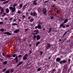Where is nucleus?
Wrapping results in <instances>:
<instances>
[{"label":"nucleus","mask_w":73,"mask_h":73,"mask_svg":"<svg viewBox=\"0 0 73 73\" xmlns=\"http://www.w3.org/2000/svg\"><path fill=\"white\" fill-rule=\"evenodd\" d=\"M13 70H12V69H11V73H12V72H13Z\"/></svg>","instance_id":"obj_48"},{"label":"nucleus","mask_w":73,"mask_h":73,"mask_svg":"<svg viewBox=\"0 0 73 73\" xmlns=\"http://www.w3.org/2000/svg\"><path fill=\"white\" fill-rule=\"evenodd\" d=\"M22 18L23 19H24L25 18V15H24L22 16Z\"/></svg>","instance_id":"obj_38"},{"label":"nucleus","mask_w":73,"mask_h":73,"mask_svg":"<svg viewBox=\"0 0 73 73\" xmlns=\"http://www.w3.org/2000/svg\"><path fill=\"white\" fill-rule=\"evenodd\" d=\"M61 59L60 58H57L56 59V61L57 62H59L61 60Z\"/></svg>","instance_id":"obj_13"},{"label":"nucleus","mask_w":73,"mask_h":73,"mask_svg":"<svg viewBox=\"0 0 73 73\" xmlns=\"http://www.w3.org/2000/svg\"><path fill=\"white\" fill-rule=\"evenodd\" d=\"M51 50H52V51H53L54 50V49L53 48H51Z\"/></svg>","instance_id":"obj_58"},{"label":"nucleus","mask_w":73,"mask_h":73,"mask_svg":"<svg viewBox=\"0 0 73 73\" xmlns=\"http://www.w3.org/2000/svg\"><path fill=\"white\" fill-rule=\"evenodd\" d=\"M14 60H16V64H18V61H19V60L18 59V57L17 56H16L15 58L14 59Z\"/></svg>","instance_id":"obj_8"},{"label":"nucleus","mask_w":73,"mask_h":73,"mask_svg":"<svg viewBox=\"0 0 73 73\" xmlns=\"http://www.w3.org/2000/svg\"><path fill=\"white\" fill-rule=\"evenodd\" d=\"M42 53H43V52L42 51L40 52V54L41 55H42Z\"/></svg>","instance_id":"obj_42"},{"label":"nucleus","mask_w":73,"mask_h":73,"mask_svg":"<svg viewBox=\"0 0 73 73\" xmlns=\"http://www.w3.org/2000/svg\"><path fill=\"white\" fill-rule=\"evenodd\" d=\"M21 13V12L19 10L18 11L17 13L19 14V15H20Z\"/></svg>","instance_id":"obj_31"},{"label":"nucleus","mask_w":73,"mask_h":73,"mask_svg":"<svg viewBox=\"0 0 73 73\" xmlns=\"http://www.w3.org/2000/svg\"><path fill=\"white\" fill-rule=\"evenodd\" d=\"M53 18H54V17H53V16H52L50 18V19H53Z\"/></svg>","instance_id":"obj_57"},{"label":"nucleus","mask_w":73,"mask_h":73,"mask_svg":"<svg viewBox=\"0 0 73 73\" xmlns=\"http://www.w3.org/2000/svg\"><path fill=\"white\" fill-rule=\"evenodd\" d=\"M49 48L48 46H47L45 48V50H48V49H49Z\"/></svg>","instance_id":"obj_32"},{"label":"nucleus","mask_w":73,"mask_h":73,"mask_svg":"<svg viewBox=\"0 0 73 73\" xmlns=\"http://www.w3.org/2000/svg\"><path fill=\"white\" fill-rule=\"evenodd\" d=\"M29 52H30V53H29V55L31 54H32V52L31 50H29Z\"/></svg>","instance_id":"obj_36"},{"label":"nucleus","mask_w":73,"mask_h":73,"mask_svg":"<svg viewBox=\"0 0 73 73\" xmlns=\"http://www.w3.org/2000/svg\"><path fill=\"white\" fill-rule=\"evenodd\" d=\"M16 56H17V55H16V54H13L12 55V56L13 57H16Z\"/></svg>","instance_id":"obj_35"},{"label":"nucleus","mask_w":73,"mask_h":73,"mask_svg":"<svg viewBox=\"0 0 73 73\" xmlns=\"http://www.w3.org/2000/svg\"><path fill=\"white\" fill-rule=\"evenodd\" d=\"M0 31H1L2 32H3L4 31V29L2 28L0 29Z\"/></svg>","instance_id":"obj_29"},{"label":"nucleus","mask_w":73,"mask_h":73,"mask_svg":"<svg viewBox=\"0 0 73 73\" xmlns=\"http://www.w3.org/2000/svg\"><path fill=\"white\" fill-rule=\"evenodd\" d=\"M8 19V18H7V17H5V20H7V19Z\"/></svg>","instance_id":"obj_56"},{"label":"nucleus","mask_w":73,"mask_h":73,"mask_svg":"<svg viewBox=\"0 0 73 73\" xmlns=\"http://www.w3.org/2000/svg\"><path fill=\"white\" fill-rule=\"evenodd\" d=\"M56 73H61L60 71H58Z\"/></svg>","instance_id":"obj_63"},{"label":"nucleus","mask_w":73,"mask_h":73,"mask_svg":"<svg viewBox=\"0 0 73 73\" xmlns=\"http://www.w3.org/2000/svg\"><path fill=\"white\" fill-rule=\"evenodd\" d=\"M11 56V55H10L9 56L7 55V57H12V56Z\"/></svg>","instance_id":"obj_40"},{"label":"nucleus","mask_w":73,"mask_h":73,"mask_svg":"<svg viewBox=\"0 0 73 73\" xmlns=\"http://www.w3.org/2000/svg\"><path fill=\"white\" fill-rule=\"evenodd\" d=\"M28 31V30L27 29H26L25 30V32H26Z\"/></svg>","instance_id":"obj_64"},{"label":"nucleus","mask_w":73,"mask_h":73,"mask_svg":"<svg viewBox=\"0 0 73 73\" xmlns=\"http://www.w3.org/2000/svg\"><path fill=\"white\" fill-rule=\"evenodd\" d=\"M37 26L38 29H42V27H41V25H40L38 24V25Z\"/></svg>","instance_id":"obj_16"},{"label":"nucleus","mask_w":73,"mask_h":73,"mask_svg":"<svg viewBox=\"0 0 73 73\" xmlns=\"http://www.w3.org/2000/svg\"><path fill=\"white\" fill-rule=\"evenodd\" d=\"M17 21V20L16 19H14L13 20V22H14V21Z\"/></svg>","instance_id":"obj_49"},{"label":"nucleus","mask_w":73,"mask_h":73,"mask_svg":"<svg viewBox=\"0 0 73 73\" xmlns=\"http://www.w3.org/2000/svg\"><path fill=\"white\" fill-rule=\"evenodd\" d=\"M7 62H8L7 61H5L3 62V65H6V64H7Z\"/></svg>","instance_id":"obj_19"},{"label":"nucleus","mask_w":73,"mask_h":73,"mask_svg":"<svg viewBox=\"0 0 73 73\" xmlns=\"http://www.w3.org/2000/svg\"><path fill=\"white\" fill-rule=\"evenodd\" d=\"M48 1H49V0L45 1L44 2V4H45V3H47V2H48Z\"/></svg>","instance_id":"obj_43"},{"label":"nucleus","mask_w":73,"mask_h":73,"mask_svg":"<svg viewBox=\"0 0 73 73\" xmlns=\"http://www.w3.org/2000/svg\"><path fill=\"white\" fill-rule=\"evenodd\" d=\"M47 46H48V47H49V48H50V47L51 46V45H50V44L49 43H47Z\"/></svg>","instance_id":"obj_21"},{"label":"nucleus","mask_w":73,"mask_h":73,"mask_svg":"<svg viewBox=\"0 0 73 73\" xmlns=\"http://www.w3.org/2000/svg\"><path fill=\"white\" fill-rule=\"evenodd\" d=\"M55 6V4H54V5H52L51 7H52V8H54V7Z\"/></svg>","instance_id":"obj_37"},{"label":"nucleus","mask_w":73,"mask_h":73,"mask_svg":"<svg viewBox=\"0 0 73 73\" xmlns=\"http://www.w3.org/2000/svg\"><path fill=\"white\" fill-rule=\"evenodd\" d=\"M68 61H69V62H70V61H71V60H70V59H68Z\"/></svg>","instance_id":"obj_53"},{"label":"nucleus","mask_w":73,"mask_h":73,"mask_svg":"<svg viewBox=\"0 0 73 73\" xmlns=\"http://www.w3.org/2000/svg\"><path fill=\"white\" fill-rule=\"evenodd\" d=\"M12 25L14 26V25H17V24L16 23H13L12 24Z\"/></svg>","instance_id":"obj_34"},{"label":"nucleus","mask_w":73,"mask_h":73,"mask_svg":"<svg viewBox=\"0 0 73 73\" xmlns=\"http://www.w3.org/2000/svg\"><path fill=\"white\" fill-rule=\"evenodd\" d=\"M46 9L44 8L42 10V12H44V15H46Z\"/></svg>","instance_id":"obj_9"},{"label":"nucleus","mask_w":73,"mask_h":73,"mask_svg":"<svg viewBox=\"0 0 73 73\" xmlns=\"http://www.w3.org/2000/svg\"><path fill=\"white\" fill-rule=\"evenodd\" d=\"M5 73H10V71L9 70H8L7 71H6Z\"/></svg>","instance_id":"obj_22"},{"label":"nucleus","mask_w":73,"mask_h":73,"mask_svg":"<svg viewBox=\"0 0 73 73\" xmlns=\"http://www.w3.org/2000/svg\"><path fill=\"white\" fill-rule=\"evenodd\" d=\"M5 12L6 13H8L9 12V9L7 8L5 10Z\"/></svg>","instance_id":"obj_17"},{"label":"nucleus","mask_w":73,"mask_h":73,"mask_svg":"<svg viewBox=\"0 0 73 73\" xmlns=\"http://www.w3.org/2000/svg\"><path fill=\"white\" fill-rule=\"evenodd\" d=\"M68 19L67 18L64 19V20L63 22V23H62L60 25V27H62V28L65 29L66 28V27L65 25H64V24H65V23H68Z\"/></svg>","instance_id":"obj_2"},{"label":"nucleus","mask_w":73,"mask_h":73,"mask_svg":"<svg viewBox=\"0 0 73 73\" xmlns=\"http://www.w3.org/2000/svg\"><path fill=\"white\" fill-rule=\"evenodd\" d=\"M33 32L35 33H33V35H38V34L39 33V32H38V30L37 29L34 30Z\"/></svg>","instance_id":"obj_5"},{"label":"nucleus","mask_w":73,"mask_h":73,"mask_svg":"<svg viewBox=\"0 0 73 73\" xmlns=\"http://www.w3.org/2000/svg\"><path fill=\"white\" fill-rule=\"evenodd\" d=\"M40 41H38L37 42V43L36 44V46H38V44H40Z\"/></svg>","instance_id":"obj_26"},{"label":"nucleus","mask_w":73,"mask_h":73,"mask_svg":"<svg viewBox=\"0 0 73 73\" xmlns=\"http://www.w3.org/2000/svg\"><path fill=\"white\" fill-rule=\"evenodd\" d=\"M23 63V61L20 62L17 66V67H18V66H19V65H21Z\"/></svg>","instance_id":"obj_15"},{"label":"nucleus","mask_w":73,"mask_h":73,"mask_svg":"<svg viewBox=\"0 0 73 73\" xmlns=\"http://www.w3.org/2000/svg\"><path fill=\"white\" fill-rule=\"evenodd\" d=\"M67 33V31H66L65 33H64V35H66V34Z\"/></svg>","instance_id":"obj_47"},{"label":"nucleus","mask_w":73,"mask_h":73,"mask_svg":"<svg viewBox=\"0 0 73 73\" xmlns=\"http://www.w3.org/2000/svg\"><path fill=\"white\" fill-rule=\"evenodd\" d=\"M64 69H68V65L67 64H66L64 66Z\"/></svg>","instance_id":"obj_18"},{"label":"nucleus","mask_w":73,"mask_h":73,"mask_svg":"<svg viewBox=\"0 0 73 73\" xmlns=\"http://www.w3.org/2000/svg\"><path fill=\"white\" fill-rule=\"evenodd\" d=\"M23 7V4L21 3V4L19 5V7L20 8H21L22 7Z\"/></svg>","instance_id":"obj_30"},{"label":"nucleus","mask_w":73,"mask_h":73,"mask_svg":"<svg viewBox=\"0 0 73 73\" xmlns=\"http://www.w3.org/2000/svg\"><path fill=\"white\" fill-rule=\"evenodd\" d=\"M30 16H36L37 15V14L36 12H33V13L31 12V14H30Z\"/></svg>","instance_id":"obj_6"},{"label":"nucleus","mask_w":73,"mask_h":73,"mask_svg":"<svg viewBox=\"0 0 73 73\" xmlns=\"http://www.w3.org/2000/svg\"><path fill=\"white\" fill-rule=\"evenodd\" d=\"M7 15V13H4L2 15V17H4L5 16Z\"/></svg>","instance_id":"obj_23"},{"label":"nucleus","mask_w":73,"mask_h":73,"mask_svg":"<svg viewBox=\"0 0 73 73\" xmlns=\"http://www.w3.org/2000/svg\"><path fill=\"white\" fill-rule=\"evenodd\" d=\"M32 46V45L31 44H29V48H31Z\"/></svg>","instance_id":"obj_39"},{"label":"nucleus","mask_w":73,"mask_h":73,"mask_svg":"<svg viewBox=\"0 0 73 73\" xmlns=\"http://www.w3.org/2000/svg\"><path fill=\"white\" fill-rule=\"evenodd\" d=\"M56 13L58 14V10L56 11Z\"/></svg>","instance_id":"obj_62"},{"label":"nucleus","mask_w":73,"mask_h":73,"mask_svg":"<svg viewBox=\"0 0 73 73\" xmlns=\"http://www.w3.org/2000/svg\"><path fill=\"white\" fill-rule=\"evenodd\" d=\"M41 70V68H39L37 69V71L38 72H40Z\"/></svg>","instance_id":"obj_33"},{"label":"nucleus","mask_w":73,"mask_h":73,"mask_svg":"<svg viewBox=\"0 0 73 73\" xmlns=\"http://www.w3.org/2000/svg\"><path fill=\"white\" fill-rule=\"evenodd\" d=\"M49 30V33H50L51 32V30H52V28H49V29H48Z\"/></svg>","instance_id":"obj_27"},{"label":"nucleus","mask_w":73,"mask_h":73,"mask_svg":"<svg viewBox=\"0 0 73 73\" xmlns=\"http://www.w3.org/2000/svg\"><path fill=\"white\" fill-rule=\"evenodd\" d=\"M56 72V70L55 69H53L52 70V73H54V72Z\"/></svg>","instance_id":"obj_25"},{"label":"nucleus","mask_w":73,"mask_h":73,"mask_svg":"<svg viewBox=\"0 0 73 73\" xmlns=\"http://www.w3.org/2000/svg\"><path fill=\"white\" fill-rule=\"evenodd\" d=\"M67 62V60H60L59 62L60 64H65Z\"/></svg>","instance_id":"obj_4"},{"label":"nucleus","mask_w":73,"mask_h":73,"mask_svg":"<svg viewBox=\"0 0 73 73\" xmlns=\"http://www.w3.org/2000/svg\"><path fill=\"white\" fill-rule=\"evenodd\" d=\"M70 42V40H68L66 41V42L67 43H68V42Z\"/></svg>","instance_id":"obj_54"},{"label":"nucleus","mask_w":73,"mask_h":73,"mask_svg":"<svg viewBox=\"0 0 73 73\" xmlns=\"http://www.w3.org/2000/svg\"><path fill=\"white\" fill-rule=\"evenodd\" d=\"M62 17H60L59 19L60 21H64L65 20V18H63L62 19Z\"/></svg>","instance_id":"obj_14"},{"label":"nucleus","mask_w":73,"mask_h":73,"mask_svg":"<svg viewBox=\"0 0 73 73\" xmlns=\"http://www.w3.org/2000/svg\"><path fill=\"white\" fill-rule=\"evenodd\" d=\"M22 57V55H20L18 56V57Z\"/></svg>","instance_id":"obj_46"},{"label":"nucleus","mask_w":73,"mask_h":73,"mask_svg":"<svg viewBox=\"0 0 73 73\" xmlns=\"http://www.w3.org/2000/svg\"><path fill=\"white\" fill-rule=\"evenodd\" d=\"M8 3V1H7L4 2H3V4H7V3Z\"/></svg>","instance_id":"obj_24"},{"label":"nucleus","mask_w":73,"mask_h":73,"mask_svg":"<svg viewBox=\"0 0 73 73\" xmlns=\"http://www.w3.org/2000/svg\"><path fill=\"white\" fill-rule=\"evenodd\" d=\"M4 11V8H3L2 9L1 11Z\"/></svg>","instance_id":"obj_59"},{"label":"nucleus","mask_w":73,"mask_h":73,"mask_svg":"<svg viewBox=\"0 0 73 73\" xmlns=\"http://www.w3.org/2000/svg\"><path fill=\"white\" fill-rule=\"evenodd\" d=\"M35 20V19H34L31 18V19L30 20V22H33V21Z\"/></svg>","instance_id":"obj_20"},{"label":"nucleus","mask_w":73,"mask_h":73,"mask_svg":"<svg viewBox=\"0 0 73 73\" xmlns=\"http://www.w3.org/2000/svg\"><path fill=\"white\" fill-rule=\"evenodd\" d=\"M38 0H34L33 1V5H37V1Z\"/></svg>","instance_id":"obj_11"},{"label":"nucleus","mask_w":73,"mask_h":73,"mask_svg":"<svg viewBox=\"0 0 73 73\" xmlns=\"http://www.w3.org/2000/svg\"><path fill=\"white\" fill-rule=\"evenodd\" d=\"M50 58H52V56H50L48 57V60H50Z\"/></svg>","instance_id":"obj_45"},{"label":"nucleus","mask_w":73,"mask_h":73,"mask_svg":"<svg viewBox=\"0 0 73 73\" xmlns=\"http://www.w3.org/2000/svg\"><path fill=\"white\" fill-rule=\"evenodd\" d=\"M31 17H28V19H29V20H30V19H31Z\"/></svg>","instance_id":"obj_60"},{"label":"nucleus","mask_w":73,"mask_h":73,"mask_svg":"<svg viewBox=\"0 0 73 73\" xmlns=\"http://www.w3.org/2000/svg\"><path fill=\"white\" fill-rule=\"evenodd\" d=\"M6 70H7V68H5L3 69V70L2 71L3 72H5V71H6Z\"/></svg>","instance_id":"obj_28"},{"label":"nucleus","mask_w":73,"mask_h":73,"mask_svg":"<svg viewBox=\"0 0 73 73\" xmlns=\"http://www.w3.org/2000/svg\"><path fill=\"white\" fill-rule=\"evenodd\" d=\"M19 32H20V29H17L14 31L13 33H17Z\"/></svg>","instance_id":"obj_10"},{"label":"nucleus","mask_w":73,"mask_h":73,"mask_svg":"<svg viewBox=\"0 0 73 73\" xmlns=\"http://www.w3.org/2000/svg\"><path fill=\"white\" fill-rule=\"evenodd\" d=\"M17 4H18L17 3H15L13 5V7H9V9H10V10H12L11 11L12 13H13V12H15V11H16V8L15 7H16V6H17Z\"/></svg>","instance_id":"obj_1"},{"label":"nucleus","mask_w":73,"mask_h":73,"mask_svg":"<svg viewBox=\"0 0 73 73\" xmlns=\"http://www.w3.org/2000/svg\"><path fill=\"white\" fill-rule=\"evenodd\" d=\"M70 26V25H66V27H69V26Z\"/></svg>","instance_id":"obj_55"},{"label":"nucleus","mask_w":73,"mask_h":73,"mask_svg":"<svg viewBox=\"0 0 73 73\" xmlns=\"http://www.w3.org/2000/svg\"><path fill=\"white\" fill-rule=\"evenodd\" d=\"M2 54L3 56H5V54H4V53L3 52H2Z\"/></svg>","instance_id":"obj_44"},{"label":"nucleus","mask_w":73,"mask_h":73,"mask_svg":"<svg viewBox=\"0 0 73 73\" xmlns=\"http://www.w3.org/2000/svg\"><path fill=\"white\" fill-rule=\"evenodd\" d=\"M4 35H7L9 36H11V33L9 32H6L4 33Z\"/></svg>","instance_id":"obj_12"},{"label":"nucleus","mask_w":73,"mask_h":73,"mask_svg":"<svg viewBox=\"0 0 73 73\" xmlns=\"http://www.w3.org/2000/svg\"><path fill=\"white\" fill-rule=\"evenodd\" d=\"M12 19H13V18H10L9 19L10 21H11V20H12Z\"/></svg>","instance_id":"obj_52"},{"label":"nucleus","mask_w":73,"mask_h":73,"mask_svg":"<svg viewBox=\"0 0 73 73\" xmlns=\"http://www.w3.org/2000/svg\"><path fill=\"white\" fill-rule=\"evenodd\" d=\"M41 38V36L40 35H33V38L34 40H37V41H38L40 39V38Z\"/></svg>","instance_id":"obj_3"},{"label":"nucleus","mask_w":73,"mask_h":73,"mask_svg":"<svg viewBox=\"0 0 73 73\" xmlns=\"http://www.w3.org/2000/svg\"><path fill=\"white\" fill-rule=\"evenodd\" d=\"M23 41H26V38H25V39H24Z\"/></svg>","instance_id":"obj_61"},{"label":"nucleus","mask_w":73,"mask_h":73,"mask_svg":"<svg viewBox=\"0 0 73 73\" xmlns=\"http://www.w3.org/2000/svg\"><path fill=\"white\" fill-rule=\"evenodd\" d=\"M35 29H37V28H38V26H36L35 27Z\"/></svg>","instance_id":"obj_50"},{"label":"nucleus","mask_w":73,"mask_h":73,"mask_svg":"<svg viewBox=\"0 0 73 73\" xmlns=\"http://www.w3.org/2000/svg\"><path fill=\"white\" fill-rule=\"evenodd\" d=\"M28 54H25L24 56H23V60H26L27 59V56H28Z\"/></svg>","instance_id":"obj_7"},{"label":"nucleus","mask_w":73,"mask_h":73,"mask_svg":"<svg viewBox=\"0 0 73 73\" xmlns=\"http://www.w3.org/2000/svg\"><path fill=\"white\" fill-rule=\"evenodd\" d=\"M28 15V12H26V16H27Z\"/></svg>","instance_id":"obj_51"},{"label":"nucleus","mask_w":73,"mask_h":73,"mask_svg":"<svg viewBox=\"0 0 73 73\" xmlns=\"http://www.w3.org/2000/svg\"><path fill=\"white\" fill-rule=\"evenodd\" d=\"M3 22L1 21L0 22V25H1L2 24H3Z\"/></svg>","instance_id":"obj_41"}]
</instances>
